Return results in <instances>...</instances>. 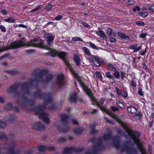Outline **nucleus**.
Instances as JSON below:
<instances>
[{"instance_id":"1","label":"nucleus","mask_w":154,"mask_h":154,"mask_svg":"<svg viewBox=\"0 0 154 154\" xmlns=\"http://www.w3.org/2000/svg\"><path fill=\"white\" fill-rule=\"evenodd\" d=\"M29 83L24 82L21 83L17 82L10 86L9 89L7 91L8 93L14 92L16 95L18 97L22 96V94H27L28 95L30 94V91L29 87H34L35 89L38 88V84L36 83L35 85H33V79L30 78L29 79Z\"/></svg>"},{"instance_id":"2","label":"nucleus","mask_w":154,"mask_h":154,"mask_svg":"<svg viewBox=\"0 0 154 154\" xmlns=\"http://www.w3.org/2000/svg\"><path fill=\"white\" fill-rule=\"evenodd\" d=\"M34 95L35 97L43 99L44 100L43 103L36 107L35 112H43V111L46 109L48 104L52 102V98L51 94L50 93H45L42 92L40 89H38L35 91L34 93Z\"/></svg>"},{"instance_id":"3","label":"nucleus","mask_w":154,"mask_h":154,"mask_svg":"<svg viewBox=\"0 0 154 154\" xmlns=\"http://www.w3.org/2000/svg\"><path fill=\"white\" fill-rule=\"evenodd\" d=\"M26 38L25 37L21 38L17 41H13L10 45H7L9 50L16 49L24 46L33 47V42H37L38 39L37 38L31 40L28 42H25Z\"/></svg>"},{"instance_id":"4","label":"nucleus","mask_w":154,"mask_h":154,"mask_svg":"<svg viewBox=\"0 0 154 154\" xmlns=\"http://www.w3.org/2000/svg\"><path fill=\"white\" fill-rule=\"evenodd\" d=\"M120 142L119 140H113L112 142L113 146L117 149L121 148V152H122L125 151L126 154H137V152L135 148L133 147H130L128 146L126 143L122 147H120Z\"/></svg>"},{"instance_id":"5","label":"nucleus","mask_w":154,"mask_h":154,"mask_svg":"<svg viewBox=\"0 0 154 154\" xmlns=\"http://www.w3.org/2000/svg\"><path fill=\"white\" fill-rule=\"evenodd\" d=\"M89 141L92 143H94L96 140L98 142L93 146V149L95 150L97 152L103 151L105 149V146L102 143V139L100 138H96L95 137L89 139Z\"/></svg>"},{"instance_id":"6","label":"nucleus","mask_w":154,"mask_h":154,"mask_svg":"<svg viewBox=\"0 0 154 154\" xmlns=\"http://www.w3.org/2000/svg\"><path fill=\"white\" fill-rule=\"evenodd\" d=\"M130 138L134 142H136L140 139L141 136V133L135 130H133L131 129H127L126 132Z\"/></svg>"},{"instance_id":"7","label":"nucleus","mask_w":154,"mask_h":154,"mask_svg":"<svg viewBox=\"0 0 154 154\" xmlns=\"http://www.w3.org/2000/svg\"><path fill=\"white\" fill-rule=\"evenodd\" d=\"M49 70L48 69H41L39 68L34 69L32 72V75L38 77L40 79H43V76L46 75L48 73Z\"/></svg>"},{"instance_id":"8","label":"nucleus","mask_w":154,"mask_h":154,"mask_svg":"<svg viewBox=\"0 0 154 154\" xmlns=\"http://www.w3.org/2000/svg\"><path fill=\"white\" fill-rule=\"evenodd\" d=\"M83 148H76L74 146L70 147L69 148L65 147L63 148V154H71L73 152H80L84 150Z\"/></svg>"},{"instance_id":"9","label":"nucleus","mask_w":154,"mask_h":154,"mask_svg":"<svg viewBox=\"0 0 154 154\" xmlns=\"http://www.w3.org/2000/svg\"><path fill=\"white\" fill-rule=\"evenodd\" d=\"M107 66L109 70L114 72L113 75L116 79H119L120 78V73L117 69L114 67L112 63H108Z\"/></svg>"},{"instance_id":"10","label":"nucleus","mask_w":154,"mask_h":154,"mask_svg":"<svg viewBox=\"0 0 154 154\" xmlns=\"http://www.w3.org/2000/svg\"><path fill=\"white\" fill-rule=\"evenodd\" d=\"M22 96L21 97V100L23 101L22 103L23 107V108H26V103H28V105L30 106H33L35 103V102L32 100H29L26 97L24 96L23 94H21Z\"/></svg>"},{"instance_id":"11","label":"nucleus","mask_w":154,"mask_h":154,"mask_svg":"<svg viewBox=\"0 0 154 154\" xmlns=\"http://www.w3.org/2000/svg\"><path fill=\"white\" fill-rule=\"evenodd\" d=\"M40 42L38 43H36L35 42H33L32 47L43 48L49 51H51L52 50V48L49 47L48 46L44 45L43 44L44 41L42 39L40 38Z\"/></svg>"},{"instance_id":"12","label":"nucleus","mask_w":154,"mask_h":154,"mask_svg":"<svg viewBox=\"0 0 154 154\" xmlns=\"http://www.w3.org/2000/svg\"><path fill=\"white\" fill-rule=\"evenodd\" d=\"M54 77L53 75L52 74H50L47 75H46L45 79H44L43 78L42 79H40L38 80L37 78L32 79H33V82H42L44 83H48L50 82L53 79Z\"/></svg>"},{"instance_id":"13","label":"nucleus","mask_w":154,"mask_h":154,"mask_svg":"<svg viewBox=\"0 0 154 154\" xmlns=\"http://www.w3.org/2000/svg\"><path fill=\"white\" fill-rule=\"evenodd\" d=\"M35 114L38 115V117L40 119H42L46 123H48L49 122V120L48 118V114L47 113L42 112H35Z\"/></svg>"},{"instance_id":"14","label":"nucleus","mask_w":154,"mask_h":154,"mask_svg":"<svg viewBox=\"0 0 154 154\" xmlns=\"http://www.w3.org/2000/svg\"><path fill=\"white\" fill-rule=\"evenodd\" d=\"M32 128L39 131H43L45 129L44 126L40 122H37L32 125Z\"/></svg>"},{"instance_id":"15","label":"nucleus","mask_w":154,"mask_h":154,"mask_svg":"<svg viewBox=\"0 0 154 154\" xmlns=\"http://www.w3.org/2000/svg\"><path fill=\"white\" fill-rule=\"evenodd\" d=\"M96 106L99 107L100 109L104 112L106 113L109 114L110 116H113L114 115L113 113H112L110 111H109L108 109L106 108L103 105H101L100 104V103H97Z\"/></svg>"},{"instance_id":"16","label":"nucleus","mask_w":154,"mask_h":154,"mask_svg":"<svg viewBox=\"0 0 154 154\" xmlns=\"http://www.w3.org/2000/svg\"><path fill=\"white\" fill-rule=\"evenodd\" d=\"M134 142L137 145L138 148L141 151V154H145L146 151L143 148V142L140 141V140L139 139L138 140H137L136 142Z\"/></svg>"},{"instance_id":"17","label":"nucleus","mask_w":154,"mask_h":154,"mask_svg":"<svg viewBox=\"0 0 154 154\" xmlns=\"http://www.w3.org/2000/svg\"><path fill=\"white\" fill-rule=\"evenodd\" d=\"M61 122L62 124L65 125L68 123V121L69 119V116L65 114L61 115Z\"/></svg>"},{"instance_id":"18","label":"nucleus","mask_w":154,"mask_h":154,"mask_svg":"<svg viewBox=\"0 0 154 154\" xmlns=\"http://www.w3.org/2000/svg\"><path fill=\"white\" fill-rule=\"evenodd\" d=\"M112 131L111 130L109 129L107 134L103 135L102 138H101L102 140H103L104 141H106L111 139L112 137Z\"/></svg>"},{"instance_id":"19","label":"nucleus","mask_w":154,"mask_h":154,"mask_svg":"<svg viewBox=\"0 0 154 154\" xmlns=\"http://www.w3.org/2000/svg\"><path fill=\"white\" fill-rule=\"evenodd\" d=\"M65 79V76L62 73L60 74L57 75L56 83L58 85H60L62 83L63 81Z\"/></svg>"},{"instance_id":"20","label":"nucleus","mask_w":154,"mask_h":154,"mask_svg":"<svg viewBox=\"0 0 154 154\" xmlns=\"http://www.w3.org/2000/svg\"><path fill=\"white\" fill-rule=\"evenodd\" d=\"M80 85L82 87L85 93L88 96L92 94V92L91 89L90 88H88V87L86 86L84 82L83 83V84H81Z\"/></svg>"},{"instance_id":"21","label":"nucleus","mask_w":154,"mask_h":154,"mask_svg":"<svg viewBox=\"0 0 154 154\" xmlns=\"http://www.w3.org/2000/svg\"><path fill=\"white\" fill-rule=\"evenodd\" d=\"M70 71L72 73L73 75L76 79L79 84H80V85L83 84V82L79 79L78 73L76 72L73 69H72L71 70H70Z\"/></svg>"},{"instance_id":"22","label":"nucleus","mask_w":154,"mask_h":154,"mask_svg":"<svg viewBox=\"0 0 154 154\" xmlns=\"http://www.w3.org/2000/svg\"><path fill=\"white\" fill-rule=\"evenodd\" d=\"M78 94L76 93L71 94L69 97V101L70 102L76 103L77 101Z\"/></svg>"},{"instance_id":"23","label":"nucleus","mask_w":154,"mask_h":154,"mask_svg":"<svg viewBox=\"0 0 154 154\" xmlns=\"http://www.w3.org/2000/svg\"><path fill=\"white\" fill-rule=\"evenodd\" d=\"M137 110V108L132 105H131L128 106L127 108V111L128 112L131 114L136 113Z\"/></svg>"},{"instance_id":"24","label":"nucleus","mask_w":154,"mask_h":154,"mask_svg":"<svg viewBox=\"0 0 154 154\" xmlns=\"http://www.w3.org/2000/svg\"><path fill=\"white\" fill-rule=\"evenodd\" d=\"M67 54V53L66 52L61 51L60 52H58L57 54V56L61 58L63 61L66 59L65 57Z\"/></svg>"},{"instance_id":"25","label":"nucleus","mask_w":154,"mask_h":154,"mask_svg":"<svg viewBox=\"0 0 154 154\" xmlns=\"http://www.w3.org/2000/svg\"><path fill=\"white\" fill-rule=\"evenodd\" d=\"M119 36L121 38L122 40H129L130 38L123 32H119Z\"/></svg>"},{"instance_id":"26","label":"nucleus","mask_w":154,"mask_h":154,"mask_svg":"<svg viewBox=\"0 0 154 154\" xmlns=\"http://www.w3.org/2000/svg\"><path fill=\"white\" fill-rule=\"evenodd\" d=\"M73 60L75 62L77 66H79L80 60L79 57L76 54H74L73 56Z\"/></svg>"},{"instance_id":"27","label":"nucleus","mask_w":154,"mask_h":154,"mask_svg":"<svg viewBox=\"0 0 154 154\" xmlns=\"http://www.w3.org/2000/svg\"><path fill=\"white\" fill-rule=\"evenodd\" d=\"M84 131V129L80 128H76L74 130V133L77 135H81Z\"/></svg>"},{"instance_id":"28","label":"nucleus","mask_w":154,"mask_h":154,"mask_svg":"<svg viewBox=\"0 0 154 154\" xmlns=\"http://www.w3.org/2000/svg\"><path fill=\"white\" fill-rule=\"evenodd\" d=\"M97 35L103 38H106V36L104 32L102 30H99L96 32Z\"/></svg>"},{"instance_id":"29","label":"nucleus","mask_w":154,"mask_h":154,"mask_svg":"<svg viewBox=\"0 0 154 154\" xmlns=\"http://www.w3.org/2000/svg\"><path fill=\"white\" fill-rule=\"evenodd\" d=\"M58 130L61 132H66L69 130V128L68 127H66L65 128L59 126L57 127Z\"/></svg>"},{"instance_id":"30","label":"nucleus","mask_w":154,"mask_h":154,"mask_svg":"<svg viewBox=\"0 0 154 154\" xmlns=\"http://www.w3.org/2000/svg\"><path fill=\"white\" fill-rule=\"evenodd\" d=\"M37 149L39 151L44 152L47 151V147L45 146L40 145L38 146Z\"/></svg>"},{"instance_id":"31","label":"nucleus","mask_w":154,"mask_h":154,"mask_svg":"<svg viewBox=\"0 0 154 154\" xmlns=\"http://www.w3.org/2000/svg\"><path fill=\"white\" fill-rule=\"evenodd\" d=\"M0 139L1 140L7 141L8 140V139L5 134L1 133L0 134Z\"/></svg>"},{"instance_id":"32","label":"nucleus","mask_w":154,"mask_h":154,"mask_svg":"<svg viewBox=\"0 0 154 154\" xmlns=\"http://www.w3.org/2000/svg\"><path fill=\"white\" fill-rule=\"evenodd\" d=\"M116 104L120 108L122 109H123L125 108L124 104L120 101L119 100L116 101Z\"/></svg>"},{"instance_id":"33","label":"nucleus","mask_w":154,"mask_h":154,"mask_svg":"<svg viewBox=\"0 0 154 154\" xmlns=\"http://www.w3.org/2000/svg\"><path fill=\"white\" fill-rule=\"evenodd\" d=\"M58 52L56 51V50L54 49L52 51H49L48 53H46V54H50L51 56L52 57H55L56 55L57 56Z\"/></svg>"},{"instance_id":"34","label":"nucleus","mask_w":154,"mask_h":154,"mask_svg":"<svg viewBox=\"0 0 154 154\" xmlns=\"http://www.w3.org/2000/svg\"><path fill=\"white\" fill-rule=\"evenodd\" d=\"M118 122L123 127L126 132L127 130L129 128H128L127 126L126 125L125 123L123 121L121 120H119Z\"/></svg>"},{"instance_id":"35","label":"nucleus","mask_w":154,"mask_h":154,"mask_svg":"<svg viewBox=\"0 0 154 154\" xmlns=\"http://www.w3.org/2000/svg\"><path fill=\"white\" fill-rule=\"evenodd\" d=\"M4 21L5 22L9 23H14L15 22L16 20L12 17L4 19Z\"/></svg>"},{"instance_id":"36","label":"nucleus","mask_w":154,"mask_h":154,"mask_svg":"<svg viewBox=\"0 0 154 154\" xmlns=\"http://www.w3.org/2000/svg\"><path fill=\"white\" fill-rule=\"evenodd\" d=\"M88 14H87L84 13L83 12H81L79 14V16L80 18L83 20H86L87 17V16Z\"/></svg>"},{"instance_id":"37","label":"nucleus","mask_w":154,"mask_h":154,"mask_svg":"<svg viewBox=\"0 0 154 154\" xmlns=\"http://www.w3.org/2000/svg\"><path fill=\"white\" fill-rule=\"evenodd\" d=\"M83 50L85 52L86 55L89 56L91 55L90 50L87 48L85 47H83Z\"/></svg>"},{"instance_id":"38","label":"nucleus","mask_w":154,"mask_h":154,"mask_svg":"<svg viewBox=\"0 0 154 154\" xmlns=\"http://www.w3.org/2000/svg\"><path fill=\"white\" fill-rule=\"evenodd\" d=\"M106 77L109 79H112L114 78V76L112 75L111 72H107L105 73Z\"/></svg>"},{"instance_id":"39","label":"nucleus","mask_w":154,"mask_h":154,"mask_svg":"<svg viewBox=\"0 0 154 154\" xmlns=\"http://www.w3.org/2000/svg\"><path fill=\"white\" fill-rule=\"evenodd\" d=\"M5 72L12 75H15L18 73V71L15 70H6L5 71Z\"/></svg>"},{"instance_id":"40","label":"nucleus","mask_w":154,"mask_h":154,"mask_svg":"<svg viewBox=\"0 0 154 154\" xmlns=\"http://www.w3.org/2000/svg\"><path fill=\"white\" fill-rule=\"evenodd\" d=\"M148 14L147 12H140L138 13V15L143 18H145L147 16Z\"/></svg>"},{"instance_id":"41","label":"nucleus","mask_w":154,"mask_h":154,"mask_svg":"<svg viewBox=\"0 0 154 154\" xmlns=\"http://www.w3.org/2000/svg\"><path fill=\"white\" fill-rule=\"evenodd\" d=\"M54 39V38L53 36H51L49 37L47 39V42L48 44L50 45L51 44V42H52Z\"/></svg>"},{"instance_id":"42","label":"nucleus","mask_w":154,"mask_h":154,"mask_svg":"<svg viewBox=\"0 0 154 154\" xmlns=\"http://www.w3.org/2000/svg\"><path fill=\"white\" fill-rule=\"evenodd\" d=\"M63 62L65 63L66 65L69 67V70H71L73 68L71 66L70 64L69 61L66 59L64 60Z\"/></svg>"},{"instance_id":"43","label":"nucleus","mask_w":154,"mask_h":154,"mask_svg":"<svg viewBox=\"0 0 154 154\" xmlns=\"http://www.w3.org/2000/svg\"><path fill=\"white\" fill-rule=\"evenodd\" d=\"M93 57L96 59V60H97V61H99V62L102 63H104V61L103 59L102 58H99L98 57H96L94 55H91Z\"/></svg>"},{"instance_id":"44","label":"nucleus","mask_w":154,"mask_h":154,"mask_svg":"<svg viewBox=\"0 0 154 154\" xmlns=\"http://www.w3.org/2000/svg\"><path fill=\"white\" fill-rule=\"evenodd\" d=\"M5 108L6 109L10 110L13 109V106L11 103H8L7 104Z\"/></svg>"},{"instance_id":"45","label":"nucleus","mask_w":154,"mask_h":154,"mask_svg":"<svg viewBox=\"0 0 154 154\" xmlns=\"http://www.w3.org/2000/svg\"><path fill=\"white\" fill-rule=\"evenodd\" d=\"M91 100L94 102L95 103V105H96L97 103H99V102H98L97 100L95 98V97L93 95V94H91L90 96H89Z\"/></svg>"},{"instance_id":"46","label":"nucleus","mask_w":154,"mask_h":154,"mask_svg":"<svg viewBox=\"0 0 154 154\" xmlns=\"http://www.w3.org/2000/svg\"><path fill=\"white\" fill-rule=\"evenodd\" d=\"M90 61L91 62L94 63V65L96 66V67H98L100 66V64L99 62L97 60H91V61Z\"/></svg>"},{"instance_id":"47","label":"nucleus","mask_w":154,"mask_h":154,"mask_svg":"<svg viewBox=\"0 0 154 154\" xmlns=\"http://www.w3.org/2000/svg\"><path fill=\"white\" fill-rule=\"evenodd\" d=\"M72 40L73 41H81L82 42H83V41L82 40V39L81 38H80L79 37H78L75 36V37H73L72 38Z\"/></svg>"},{"instance_id":"48","label":"nucleus","mask_w":154,"mask_h":154,"mask_svg":"<svg viewBox=\"0 0 154 154\" xmlns=\"http://www.w3.org/2000/svg\"><path fill=\"white\" fill-rule=\"evenodd\" d=\"M15 116L14 115H10L8 119V120L10 122H13L15 120Z\"/></svg>"},{"instance_id":"49","label":"nucleus","mask_w":154,"mask_h":154,"mask_svg":"<svg viewBox=\"0 0 154 154\" xmlns=\"http://www.w3.org/2000/svg\"><path fill=\"white\" fill-rule=\"evenodd\" d=\"M8 151L10 154H15L14 148V146H11L9 148Z\"/></svg>"},{"instance_id":"50","label":"nucleus","mask_w":154,"mask_h":154,"mask_svg":"<svg viewBox=\"0 0 154 154\" xmlns=\"http://www.w3.org/2000/svg\"><path fill=\"white\" fill-rule=\"evenodd\" d=\"M67 139L65 137H61L57 140V142H65Z\"/></svg>"},{"instance_id":"51","label":"nucleus","mask_w":154,"mask_h":154,"mask_svg":"<svg viewBox=\"0 0 154 154\" xmlns=\"http://www.w3.org/2000/svg\"><path fill=\"white\" fill-rule=\"evenodd\" d=\"M6 124L5 122L2 121H0V127L4 128L6 127Z\"/></svg>"},{"instance_id":"52","label":"nucleus","mask_w":154,"mask_h":154,"mask_svg":"<svg viewBox=\"0 0 154 154\" xmlns=\"http://www.w3.org/2000/svg\"><path fill=\"white\" fill-rule=\"evenodd\" d=\"M112 31L113 30L112 29L109 28L107 29V34L111 36L112 35Z\"/></svg>"},{"instance_id":"53","label":"nucleus","mask_w":154,"mask_h":154,"mask_svg":"<svg viewBox=\"0 0 154 154\" xmlns=\"http://www.w3.org/2000/svg\"><path fill=\"white\" fill-rule=\"evenodd\" d=\"M89 45L90 46L94 49H95L96 50H98L99 48L96 46L94 44L92 43L91 42H90Z\"/></svg>"},{"instance_id":"54","label":"nucleus","mask_w":154,"mask_h":154,"mask_svg":"<svg viewBox=\"0 0 154 154\" xmlns=\"http://www.w3.org/2000/svg\"><path fill=\"white\" fill-rule=\"evenodd\" d=\"M8 46L7 45L5 46H4L3 47L1 48H0V53L3 52L4 51H5L6 50H9V49H8Z\"/></svg>"},{"instance_id":"55","label":"nucleus","mask_w":154,"mask_h":154,"mask_svg":"<svg viewBox=\"0 0 154 154\" xmlns=\"http://www.w3.org/2000/svg\"><path fill=\"white\" fill-rule=\"evenodd\" d=\"M115 89L116 94L118 96H121V95H122V92H121L120 90L117 87H115Z\"/></svg>"},{"instance_id":"56","label":"nucleus","mask_w":154,"mask_h":154,"mask_svg":"<svg viewBox=\"0 0 154 154\" xmlns=\"http://www.w3.org/2000/svg\"><path fill=\"white\" fill-rule=\"evenodd\" d=\"M96 75L97 76L100 78V80H101L102 79V76L100 72L98 71H96Z\"/></svg>"},{"instance_id":"57","label":"nucleus","mask_w":154,"mask_h":154,"mask_svg":"<svg viewBox=\"0 0 154 154\" xmlns=\"http://www.w3.org/2000/svg\"><path fill=\"white\" fill-rule=\"evenodd\" d=\"M128 95V92L126 91H124L122 92V95L121 96H122L124 98H126Z\"/></svg>"},{"instance_id":"58","label":"nucleus","mask_w":154,"mask_h":154,"mask_svg":"<svg viewBox=\"0 0 154 154\" xmlns=\"http://www.w3.org/2000/svg\"><path fill=\"white\" fill-rule=\"evenodd\" d=\"M56 148L54 146H52L49 147H47V151H53L55 150Z\"/></svg>"},{"instance_id":"59","label":"nucleus","mask_w":154,"mask_h":154,"mask_svg":"<svg viewBox=\"0 0 154 154\" xmlns=\"http://www.w3.org/2000/svg\"><path fill=\"white\" fill-rule=\"evenodd\" d=\"M10 55V54L9 53H7L4 54L0 57V60H2L4 58L9 57Z\"/></svg>"},{"instance_id":"60","label":"nucleus","mask_w":154,"mask_h":154,"mask_svg":"<svg viewBox=\"0 0 154 154\" xmlns=\"http://www.w3.org/2000/svg\"><path fill=\"white\" fill-rule=\"evenodd\" d=\"M125 74L124 72L121 71L120 72V76L121 79L122 80H123L125 78Z\"/></svg>"},{"instance_id":"61","label":"nucleus","mask_w":154,"mask_h":154,"mask_svg":"<svg viewBox=\"0 0 154 154\" xmlns=\"http://www.w3.org/2000/svg\"><path fill=\"white\" fill-rule=\"evenodd\" d=\"M56 106L54 105H52L49 106L48 107V109L50 110H53L55 109H56Z\"/></svg>"},{"instance_id":"62","label":"nucleus","mask_w":154,"mask_h":154,"mask_svg":"<svg viewBox=\"0 0 154 154\" xmlns=\"http://www.w3.org/2000/svg\"><path fill=\"white\" fill-rule=\"evenodd\" d=\"M141 64L143 66V68L146 71H147V70H148V67L144 62H143Z\"/></svg>"},{"instance_id":"63","label":"nucleus","mask_w":154,"mask_h":154,"mask_svg":"<svg viewBox=\"0 0 154 154\" xmlns=\"http://www.w3.org/2000/svg\"><path fill=\"white\" fill-rule=\"evenodd\" d=\"M117 134L120 136H122L124 135V132L121 130H118L116 131Z\"/></svg>"},{"instance_id":"64","label":"nucleus","mask_w":154,"mask_h":154,"mask_svg":"<svg viewBox=\"0 0 154 154\" xmlns=\"http://www.w3.org/2000/svg\"><path fill=\"white\" fill-rule=\"evenodd\" d=\"M97 151L94 149H93V150L89 152H86V154H97Z\"/></svg>"}]
</instances>
